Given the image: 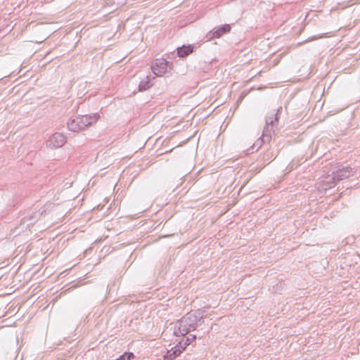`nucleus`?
Returning <instances> with one entry per match:
<instances>
[{"label":"nucleus","instance_id":"nucleus-6","mask_svg":"<svg viewBox=\"0 0 360 360\" xmlns=\"http://www.w3.org/2000/svg\"><path fill=\"white\" fill-rule=\"evenodd\" d=\"M231 30V26L229 25H224L219 27L214 33L213 36L216 38H219L223 34L229 32Z\"/></svg>","mask_w":360,"mask_h":360},{"label":"nucleus","instance_id":"nucleus-9","mask_svg":"<svg viewBox=\"0 0 360 360\" xmlns=\"http://www.w3.org/2000/svg\"><path fill=\"white\" fill-rule=\"evenodd\" d=\"M184 349H185V347H176L173 350V352L171 353L172 354V358H176V356H178Z\"/></svg>","mask_w":360,"mask_h":360},{"label":"nucleus","instance_id":"nucleus-3","mask_svg":"<svg viewBox=\"0 0 360 360\" xmlns=\"http://www.w3.org/2000/svg\"><path fill=\"white\" fill-rule=\"evenodd\" d=\"M191 315L183 317L176 323V326L174 330V333L176 335H185L192 328H194V325L191 322Z\"/></svg>","mask_w":360,"mask_h":360},{"label":"nucleus","instance_id":"nucleus-8","mask_svg":"<svg viewBox=\"0 0 360 360\" xmlns=\"http://www.w3.org/2000/svg\"><path fill=\"white\" fill-rule=\"evenodd\" d=\"M134 357V355L131 352H126L121 355L118 359L115 360H131Z\"/></svg>","mask_w":360,"mask_h":360},{"label":"nucleus","instance_id":"nucleus-5","mask_svg":"<svg viewBox=\"0 0 360 360\" xmlns=\"http://www.w3.org/2000/svg\"><path fill=\"white\" fill-rule=\"evenodd\" d=\"M193 51V47L191 45L182 46L181 47L178 48L177 54L179 57L184 58L189 54H191Z\"/></svg>","mask_w":360,"mask_h":360},{"label":"nucleus","instance_id":"nucleus-2","mask_svg":"<svg viewBox=\"0 0 360 360\" xmlns=\"http://www.w3.org/2000/svg\"><path fill=\"white\" fill-rule=\"evenodd\" d=\"M172 64L163 58L155 60L151 64L153 72L158 77L163 76L168 69H171Z\"/></svg>","mask_w":360,"mask_h":360},{"label":"nucleus","instance_id":"nucleus-4","mask_svg":"<svg viewBox=\"0 0 360 360\" xmlns=\"http://www.w3.org/2000/svg\"><path fill=\"white\" fill-rule=\"evenodd\" d=\"M66 142V139L63 134L56 133L48 141L47 146L52 149L62 147Z\"/></svg>","mask_w":360,"mask_h":360},{"label":"nucleus","instance_id":"nucleus-1","mask_svg":"<svg viewBox=\"0 0 360 360\" xmlns=\"http://www.w3.org/2000/svg\"><path fill=\"white\" fill-rule=\"evenodd\" d=\"M98 120L96 115H82L77 116L68 124V128L73 131H79L85 129L89 126L95 123Z\"/></svg>","mask_w":360,"mask_h":360},{"label":"nucleus","instance_id":"nucleus-10","mask_svg":"<svg viewBox=\"0 0 360 360\" xmlns=\"http://www.w3.org/2000/svg\"><path fill=\"white\" fill-rule=\"evenodd\" d=\"M175 358H172V354L171 353H168L166 356H165V360H173Z\"/></svg>","mask_w":360,"mask_h":360},{"label":"nucleus","instance_id":"nucleus-7","mask_svg":"<svg viewBox=\"0 0 360 360\" xmlns=\"http://www.w3.org/2000/svg\"><path fill=\"white\" fill-rule=\"evenodd\" d=\"M151 85L152 84L149 79H143L140 82L139 89L141 91L147 90L151 86Z\"/></svg>","mask_w":360,"mask_h":360}]
</instances>
